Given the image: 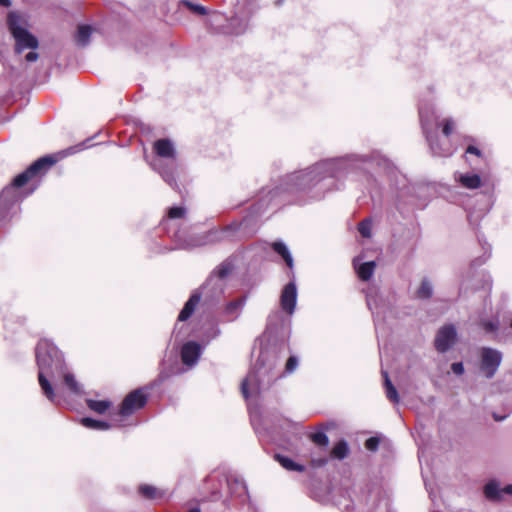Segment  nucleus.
<instances>
[{"label":"nucleus","mask_w":512,"mask_h":512,"mask_svg":"<svg viewBox=\"0 0 512 512\" xmlns=\"http://www.w3.org/2000/svg\"><path fill=\"white\" fill-rule=\"evenodd\" d=\"M36 360L39 367L38 380L44 395L52 402L56 395L50 382L45 377V373L50 369H63L62 357L58 349L49 341L42 340L36 347Z\"/></svg>","instance_id":"f257e3e1"},{"label":"nucleus","mask_w":512,"mask_h":512,"mask_svg":"<svg viewBox=\"0 0 512 512\" xmlns=\"http://www.w3.org/2000/svg\"><path fill=\"white\" fill-rule=\"evenodd\" d=\"M8 27L15 40V52L21 54L25 49L35 50L38 47V40L24 27L21 17L11 12L8 15Z\"/></svg>","instance_id":"f03ea898"},{"label":"nucleus","mask_w":512,"mask_h":512,"mask_svg":"<svg viewBox=\"0 0 512 512\" xmlns=\"http://www.w3.org/2000/svg\"><path fill=\"white\" fill-rule=\"evenodd\" d=\"M58 161V157L56 156H45L38 160H36L33 164H31L24 172L17 175L11 187H6L1 194V199L5 198L13 188H20L24 186L31 178L35 177L38 174H41L47 171L51 166H53Z\"/></svg>","instance_id":"7ed1b4c3"},{"label":"nucleus","mask_w":512,"mask_h":512,"mask_svg":"<svg viewBox=\"0 0 512 512\" xmlns=\"http://www.w3.org/2000/svg\"><path fill=\"white\" fill-rule=\"evenodd\" d=\"M334 163L332 161H326L316 165L313 169L301 171L298 173H294L291 178L294 182V186L297 189H305L310 187L312 183L319 182L323 177H320V174L323 172L329 174V176H334Z\"/></svg>","instance_id":"20e7f679"},{"label":"nucleus","mask_w":512,"mask_h":512,"mask_svg":"<svg viewBox=\"0 0 512 512\" xmlns=\"http://www.w3.org/2000/svg\"><path fill=\"white\" fill-rule=\"evenodd\" d=\"M267 371L264 370L262 359L259 358L248 376L242 381L241 392L245 398H248L249 392H258L260 384L264 381Z\"/></svg>","instance_id":"39448f33"},{"label":"nucleus","mask_w":512,"mask_h":512,"mask_svg":"<svg viewBox=\"0 0 512 512\" xmlns=\"http://www.w3.org/2000/svg\"><path fill=\"white\" fill-rule=\"evenodd\" d=\"M147 401L146 395L142 390L137 389L130 392L123 400L119 414L123 417L133 414L136 410L141 409Z\"/></svg>","instance_id":"423d86ee"},{"label":"nucleus","mask_w":512,"mask_h":512,"mask_svg":"<svg viewBox=\"0 0 512 512\" xmlns=\"http://www.w3.org/2000/svg\"><path fill=\"white\" fill-rule=\"evenodd\" d=\"M481 368L485 372L487 378H491L496 373L502 359L499 351L492 348H483Z\"/></svg>","instance_id":"0eeeda50"},{"label":"nucleus","mask_w":512,"mask_h":512,"mask_svg":"<svg viewBox=\"0 0 512 512\" xmlns=\"http://www.w3.org/2000/svg\"><path fill=\"white\" fill-rule=\"evenodd\" d=\"M456 340V330L453 325L442 327L435 338V348L439 352H446Z\"/></svg>","instance_id":"6e6552de"},{"label":"nucleus","mask_w":512,"mask_h":512,"mask_svg":"<svg viewBox=\"0 0 512 512\" xmlns=\"http://www.w3.org/2000/svg\"><path fill=\"white\" fill-rule=\"evenodd\" d=\"M297 298L296 285L293 282L288 283L282 290L280 303L282 309L288 314H292L295 309Z\"/></svg>","instance_id":"1a4fd4ad"},{"label":"nucleus","mask_w":512,"mask_h":512,"mask_svg":"<svg viewBox=\"0 0 512 512\" xmlns=\"http://www.w3.org/2000/svg\"><path fill=\"white\" fill-rule=\"evenodd\" d=\"M200 356V345L196 342L186 343L181 350V358L184 364L193 365Z\"/></svg>","instance_id":"9d476101"},{"label":"nucleus","mask_w":512,"mask_h":512,"mask_svg":"<svg viewBox=\"0 0 512 512\" xmlns=\"http://www.w3.org/2000/svg\"><path fill=\"white\" fill-rule=\"evenodd\" d=\"M154 151L156 154L163 158L175 157V149L172 142L168 139H160L154 143Z\"/></svg>","instance_id":"9b49d317"},{"label":"nucleus","mask_w":512,"mask_h":512,"mask_svg":"<svg viewBox=\"0 0 512 512\" xmlns=\"http://www.w3.org/2000/svg\"><path fill=\"white\" fill-rule=\"evenodd\" d=\"M199 301H200V296L199 295H192L189 298V300L186 302V304L183 307V309L181 310V312H180V314L178 316V320L179 321L187 320L192 315V313L194 312L195 307L199 303Z\"/></svg>","instance_id":"f8f14e48"},{"label":"nucleus","mask_w":512,"mask_h":512,"mask_svg":"<svg viewBox=\"0 0 512 512\" xmlns=\"http://www.w3.org/2000/svg\"><path fill=\"white\" fill-rule=\"evenodd\" d=\"M199 301H200V296L199 295H192L189 298V300L186 302V304L183 307V309L181 310V312H180V314L178 316V320L179 321L187 320L192 315V313L194 312L195 307L199 303Z\"/></svg>","instance_id":"ddd939ff"},{"label":"nucleus","mask_w":512,"mask_h":512,"mask_svg":"<svg viewBox=\"0 0 512 512\" xmlns=\"http://www.w3.org/2000/svg\"><path fill=\"white\" fill-rule=\"evenodd\" d=\"M272 248L273 250L279 254L283 260L286 262L287 266L292 269L293 268V258L287 248V246L281 242V241H276L274 243H272Z\"/></svg>","instance_id":"4468645a"},{"label":"nucleus","mask_w":512,"mask_h":512,"mask_svg":"<svg viewBox=\"0 0 512 512\" xmlns=\"http://www.w3.org/2000/svg\"><path fill=\"white\" fill-rule=\"evenodd\" d=\"M382 376L384 378V387H385L386 397L391 402L398 403L399 402V395H398V392H397L396 388L392 384V382H391V380L389 378L388 373L386 371L382 370Z\"/></svg>","instance_id":"2eb2a0df"},{"label":"nucleus","mask_w":512,"mask_h":512,"mask_svg":"<svg viewBox=\"0 0 512 512\" xmlns=\"http://www.w3.org/2000/svg\"><path fill=\"white\" fill-rule=\"evenodd\" d=\"M419 116H420L422 127H423V130H424V133L426 134V138H427V141L429 142L431 150L433 151V153L435 155H443L441 152L436 150V148H435V146H434V144L432 142V138H431V136L428 133L429 119H428L427 111L424 108H422V107L419 108Z\"/></svg>","instance_id":"dca6fc26"},{"label":"nucleus","mask_w":512,"mask_h":512,"mask_svg":"<svg viewBox=\"0 0 512 512\" xmlns=\"http://www.w3.org/2000/svg\"><path fill=\"white\" fill-rule=\"evenodd\" d=\"M459 182L468 189H476L481 186V178L477 174H461Z\"/></svg>","instance_id":"f3484780"},{"label":"nucleus","mask_w":512,"mask_h":512,"mask_svg":"<svg viewBox=\"0 0 512 512\" xmlns=\"http://www.w3.org/2000/svg\"><path fill=\"white\" fill-rule=\"evenodd\" d=\"M375 266L376 264L374 261L362 263L357 268V274L359 278L363 281H368L374 273Z\"/></svg>","instance_id":"a211bd4d"},{"label":"nucleus","mask_w":512,"mask_h":512,"mask_svg":"<svg viewBox=\"0 0 512 512\" xmlns=\"http://www.w3.org/2000/svg\"><path fill=\"white\" fill-rule=\"evenodd\" d=\"M81 424L87 428L95 430H107L110 428V424H108L107 422L95 420L89 417L82 418Z\"/></svg>","instance_id":"6ab92c4d"},{"label":"nucleus","mask_w":512,"mask_h":512,"mask_svg":"<svg viewBox=\"0 0 512 512\" xmlns=\"http://www.w3.org/2000/svg\"><path fill=\"white\" fill-rule=\"evenodd\" d=\"M91 35V27L88 25H80L76 34V41L78 44L84 46L89 42Z\"/></svg>","instance_id":"aec40b11"},{"label":"nucleus","mask_w":512,"mask_h":512,"mask_svg":"<svg viewBox=\"0 0 512 512\" xmlns=\"http://www.w3.org/2000/svg\"><path fill=\"white\" fill-rule=\"evenodd\" d=\"M88 407L96 413L103 414L110 407V402L105 400H87Z\"/></svg>","instance_id":"412c9836"},{"label":"nucleus","mask_w":512,"mask_h":512,"mask_svg":"<svg viewBox=\"0 0 512 512\" xmlns=\"http://www.w3.org/2000/svg\"><path fill=\"white\" fill-rule=\"evenodd\" d=\"M500 492L499 485L495 481L487 483L484 487V494L490 500L498 499Z\"/></svg>","instance_id":"4be33fe9"},{"label":"nucleus","mask_w":512,"mask_h":512,"mask_svg":"<svg viewBox=\"0 0 512 512\" xmlns=\"http://www.w3.org/2000/svg\"><path fill=\"white\" fill-rule=\"evenodd\" d=\"M332 456L337 459H343L348 454V446L345 441H339L332 449Z\"/></svg>","instance_id":"5701e85b"},{"label":"nucleus","mask_w":512,"mask_h":512,"mask_svg":"<svg viewBox=\"0 0 512 512\" xmlns=\"http://www.w3.org/2000/svg\"><path fill=\"white\" fill-rule=\"evenodd\" d=\"M278 462L287 470L291 471H303L304 468L301 465L296 464L290 458L277 455L276 456Z\"/></svg>","instance_id":"b1692460"},{"label":"nucleus","mask_w":512,"mask_h":512,"mask_svg":"<svg viewBox=\"0 0 512 512\" xmlns=\"http://www.w3.org/2000/svg\"><path fill=\"white\" fill-rule=\"evenodd\" d=\"M244 304H245L244 298H240V299L231 301L226 306V312L228 314H235L234 317H237L239 311L243 308Z\"/></svg>","instance_id":"393cba45"},{"label":"nucleus","mask_w":512,"mask_h":512,"mask_svg":"<svg viewBox=\"0 0 512 512\" xmlns=\"http://www.w3.org/2000/svg\"><path fill=\"white\" fill-rule=\"evenodd\" d=\"M431 295H432V285L427 280L422 281L419 289L417 290V297L425 299V298H429Z\"/></svg>","instance_id":"a878e982"},{"label":"nucleus","mask_w":512,"mask_h":512,"mask_svg":"<svg viewBox=\"0 0 512 512\" xmlns=\"http://www.w3.org/2000/svg\"><path fill=\"white\" fill-rule=\"evenodd\" d=\"M64 382L66 384V386L74 393H79L80 392V386L79 384L77 383L75 377L73 374L71 373H64Z\"/></svg>","instance_id":"bb28decb"},{"label":"nucleus","mask_w":512,"mask_h":512,"mask_svg":"<svg viewBox=\"0 0 512 512\" xmlns=\"http://www.w3.org/2000/svg\"><path fill=\"white\" fill-rule=\"evenodd\" d=\"M310 438L318 446L326 447L329 443L327 435L323 432L313 433Z\"/></svg>","instance_id":"cd10ccee"},{"label":"nucleus","mask_w":512,"mask_h":512,"mask_svg":"<svg viewBox=\"0 0 512 512\" xmlns=\"http://www.w3.org/2000/svg\"><path fill=\"white\" fill-rule=\"evenodd\" d=\"M139 493L146 498L154 499L158 496L157 489L150 485H142L139 487Z\"/></svg>","instance_id":"c85d7f7f"},{"label":"nucleus","mask_w":512,"mask_h":512,"mask_svg":"<svg viewBox=\"0 0 512 512\" xmlns=\"http://www.w3.org/2000/svg\"><path fill=\"white\" fill-rule=\"evenodd\" d=\"M371 227V221L369 219H365L359 223L358 231L361 234V236L369 238L371 236Z\"/></svg>","instance_id":"c756f323"},{"label":"nucleus","mask_w":512,"mask_h":512,"mask_svg":"<svg viewBox=\"0 0 512 512\" xmlns=\"http://www.w3.org/2000/svg\"><path fill=\"white\" fill-rule=\"evenodd\" d=\"M481 325L487 333L496 332L499 327V323L497 320H483L481 322Z\"/></svg>","instance_id":"7c9ffc66"},{"label":"nucleus","mask_w":512,"mask_h":512,"mask_svg":"<svg viewBox=\"0 0 512 512\" xmlns=\"http://www.w3.org/2000/svg\"><path fill=\"white\" fill-rule=\"evenodd\" d=\"M183 5L188 7L193 13L199 14V15H205L207 13V10L204 6L193 4L189 1H183Z\"/></svg>","instance_id":"2f4dec72"},{"label":"nucleus","mask_w":512,"mask_h":512,"mask_svg":"<svg viewBox=\"0 0 512 512\" xmlns=\"http://www.w3.org/2000/svg\"><path fill=\"white\" fill-rule=\"evenodd\" d=\"M185 214V210L182 207H172L169 209L168 216L172 219L181 218Z\"/></svg>","instance_id":"473e14b6"},{"label":"nucleus","mask_w":512,"mask_h":512,"mask_svg":"<svg viewBox=\"0 0 512 512\" xmlns=\"http://www.w3.org/2000/svg\"><path fill=\"white\" fill-rule=\"evenodd\" d=\"M453 127H454V122L451 119H445L443 122V129H442L443 134L445 136H449L453 131Z\"/></svg>","instance_id":"72a5a7b5"},{"label":"nucleus","mask_w":512,"mask_h":512,"mask_svg":"<svg viewBox=\"0 0 512 512\" xmlns=\"http://www.w3.org/2000/svg\"><path fill=\"white\" fill-rule=\"evenodd\" d=\"M297 365H298L297 358L294 356L289 357V359L287 360V363H286V367H285L286 372H288V373L293 372L296 369Z\"/></svg>","instance_id":"f704fd0d"},{"label":"nucleus","mask_w":512,"mask_h":512,"mask_svg":"<svg viewBox=\"0 0 512 512\" xmlns=\"http://www.w3.org/2000/svg\"><path fill=\"white\" fill-rule=\"evenodd\" d=\"M379 440L376 437H370L365 442V447L370 451H375L378 448Z\"/></svg>","instance_id":"c9c22d12"},{"label":"nucleus","mask_w":512,"mask_h":512,"mask_svg":"<svg viewBox=\"0 0 512 512\" xmlns=\"http://www.w3.org/2000/svg\"><path fill=\"white\" fill-rule=\"evenodd\" d=\"M165 182H167L170 186L175 187L176 181L173 177V175L167 171H161L160 172Z\"/></svg>","instance_id":"e433bc0d"},{"label":"nucleus","mask_w":512,"mask_h":512,"mask_svg":"<svg viewBox=\"0 0 512 512\" xmlns=\"http://www.w3.org/2000/svg\"><path fill=\"white\" fill-rule=\"evenodd\" d=\"M451 369L457 375H461L464 372V367H463V364L461 362L453 363L451 365Z\"/></svg>","instance_id":"4c0bfd02"},{"label":"nucleus","mask_w":512,"mask_h":512,"mask_svg":"<svg viewBox=\"0 0 512 512\" xmlns=\"http://www.w3.org/2000/svg\"><path fill=\"white\" fill-rule=\"evenodd\" d=\"M310 463L313 467H322L327 463V459L326 458H311Z\"/></svg>","instance_id":"58836bf2"},{"label":"nucleus","mask_w":512,"mask_h":512,"mask_svg":"<svg viewBox=\"0 0 512 512\" xmlns=\"http://www.w3.org/2000/svg\"><path fill=\"white\" fill-rule=\"evenodd\" d=\"M39 55L35 51H31L25 56V60L27 62H35L38 59Z\"/></svg>","instance_id":"ea45409f"},{"label":"nucleus","mask_w":512,"mask_h":512,"mask_svg":"<svg viewBox=\"0 0 512 512\" xmlns=\"http://www.w3.org/2000/svg\"><path fill=\"white\" fill-rule=\"evenodd\" d=\"M467 153L475 154V155H477V156H480V155H481L480 150H479L477 147H475V146H469V147L467 148Z\"/></svg>","instance_id":"a19ab883"},{"label":"nucleus","mask_w":512,"mask_h":512,"mask_svg":"<svg viewBox=\"0 0 512 512\" xmlns=\"http://www.w3.org/2000/svg\"><path fill=\"white\" fill-rule=\"evenodd\" d=\"M501 492H504L506 494H512V485H507Z\"/></svg>","instance_id":"79ce46f5"},{"label":"nucleus","mask_w":512,"mask_h":512,"mask_svg":"<svg viewBox=\"0 0 512 512\" xmlns=\"http://www.w3.org/2000/svg\"><path fill=\"white\" fill-rule=\"evenodd\" d=\"M0 5L3 7H9L11 5L10 0H0Z\"/></svg>","instance_id":"37998d69"},{"label":"nucleus","mask_w":512,"mask_h":512,"mask_svg":"<svg viewBox=\"0 0 512 512\" xmlns=\"http://www.w3.org/2000/svg\"><path fill=\"white\" fill-rule=\"evenodd\" d=\"M227 273H228V271L224 268H221L219 270L220 277H224Z\"/></svg>","instance_id":"c03bdc74"},{"label":"nucleus","mask_w":512,"mask_h":512,"mask_svg":"<svg viewBox=\"0 0 512 512\" xmlns=\"http://www.w3.org/2000/svg\"><path fill=\"white\" fill-rule=\"evenodd\" d=\"M188 512H201V511L197 508H194V509L189 510Z\"/></svg>","instance_id":"a18cd8bd"},{"label":"nucleus","mask_w":512,"mask_h":512,"mask_svg":"<svg viewBox=\"0 0 512 512\" xmlns=\"http://www.w3.org/2000/svg\"><path fill=\"white\" fill-rule=\"evenodd\" d=\"M495 420L499 421V420H502L503 418H499L497 416H494Z\"/></svg>","instance_id":"49530a36"}]
</instances>
